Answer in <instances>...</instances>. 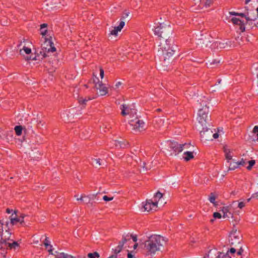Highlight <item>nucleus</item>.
I'll use <instances>...</instances> for the list:
<instances>
[{
	"label": "nucleus",
	"mask_w": 258,
	"mask_h": 258,
	"mask_svg": "<svg viewBox=\"0 0 258 258\" xmlns=\"http://www.w3.org/2000/svg\"><path fill=\"white\" fill-rule=\"evenodd\" d=\"M113 197H110H110H107V196H104L103 197V199L105 201H106V202H108V201H111V200H113Z\"/></svg>",
	"instance_id": "nucleus-44"
},
{
	"label": "nucleus",
	"mask_w": 258,
	"mask_h": 258,
	"mask_svg": "<svg viewBox=\"0 0 258 258\" xmlns=\"http://www.w3.org/2000/svg\"><path fill=\"white\" fill-rule=\"evenodd\" d=\"M193 1L195 2V5L199 3V0H193Z\"/></svg>",
	"instance_id": "nucleus-64"
},
{
	"label": "nucleus",
	"mask_w": 258,
	"mask_h": 258,
	"mask_svg": "<svg viewBox=\"0 0 258 258\" xmlns=\"http://www.w3.org/2000/svg\"><path fill=\"white\" fill-rule=\"evenodd\" d=\"M131 239L133 240V242L137 241V236L136 235L130 234L129 233L123 235L122 236V242H127L130 241Z\"/></svg>",
	"instance_id": "nucleus-17"
},
{
	"label": "nucleus",
	"mask_w": 258,
	"mask_h": 258,
	"mask_svg": "<svg viewBox=\"0 0 258 258\" xmlns=\"http://www.w3.org/2000/svg\"><path fill=\"white\" fill-rule=\"evenodd\" d=\"M126 251H127V258H136L135 255L136 252L134 250H127Z\"/></svg>",
	"instance_id": "nucleus-33"
},
{
	"label": "nucleus",
	"mask_w": 258,
	"mask_h": 258,
	"mask_svg": "<svg viewBox=\"0 0 258 258\" xmlns=\"http://www.w3.org/2000/svg\"><path fill=\"white\" fill-rule=\"evenodd\" d=\"M56 258H76L71 255L64 252H60L56 255Z\"/></svg>",
	"instance_id": "nucleus-31"
},
{
	"label": "nucleus",
	"mask_w": 258,
	"mask_h": 258,
	"mask_svg": "<svg viewBox=\"0 0 258 258\" xmlns=\"http://www.w3.org/2000/svg\"><path fill=\"white\" fill-rule=\"evenodd\" d=\"M9 222L5 221L4 219L0 220V242H7L8 240H10L12 242H18L11 238V233L9 231L6 230L5 232H4L3 225H6L8 227Z\"/></svg>",
	"instance_id": "nucleus-5"
},
{
	"label": "nucleus",
	"mask_w": 258,
	"mask_h": 258,
	"mask_svg": "<svg viewBox=\"0 0 258 258\" xmlns=\"http://www.w3.org/2000/svg\"><path fill=\"white\" fill-rule=\"evenodd\" d=\"M19 218H20V221L19 223L22 226L24 225L25 224L24 221V217H22V216H20Z\"/></svg>",
	"instance_id": "nucleus-48"
},
{
	"label": "nucleus",
	"mask_w": 258,
	"mask_h": 258,
	"mask_svg": "<svg viewBox=\"0 0 258 258\" xmlns=\"http://www.w3.org/2000/svg\"><path fill=\"white\" fill-rule=\"evenodd\" d=\"M123 246V243H118V244L117 246H115L112 248V250L114 255H116L117 253L120 252L121 250H122Z\"/></svg>",
	"instance_id": "nucleus-23"
},
{
	"label": "nucleus",
	"mask_w": 258,
	"mask_h": 258,
	"mask_svg": "<svg viewBox=\"0 0 258 258\" xmlns=\"http://www.w3.org/2000/svg\"><path fill=\"white\" fill-rule=\"evenodd\" d=\"M187 145L185 144H179L177 142L170 141L169 143V151L170 156H176L183 150V147Z\"/></svg>",
	"instance_id": "nucleus-6"
},
{
	"label": "nucleus",
	"mask_w": 258,
	"mask_h": 258,
	"mask_svg": "<svg viewBox=\"0 0 258 258\" xmlns=\"http://www.w3.org/2000/svg\"><path fill=\"white\" fill-rule=\"evenodd\" d=\"M213 3V0H199V6L201 8L209 7Z\"/></svg>",
	"instance_id": "nucleus-21"
},
{
	"label": "nucleus",
	"mask_w": 258,
	"mask_h": 258,
	"mask_svg": "<svg viewBox=\"0 0 258 258\" xmlns=\"http://www.w3.org/2000/svg\"><path fill=\"white\" fill-rule=\"evenodd\" d=\"M95 87L97 90H99L100 95L101 96L106 95L108 92L107 88L105 86L104 84H103L102 82H99L96 83Z\"/></svg>",
	"instance_id": "nucleus-14"
},
{
	"label": "nucleus",
	"mask_w": 258,
	"mask_h": 258,
	"mask_svg": "<svg viewBox=\"0 0 258 258\" xmlns=\"http://www.w3.org/2000/svg\"><path fill=\"white\" fill-rule=\"evenodd\" d=\"M121 84H122V83L121 82H118L115 84V87L116 88H118Z\"/></svg>",
	"instance_id": "nucleus-56"
},
{
	"label": "nucleus",
	"mask_w": 258,
	"mask_h": 258,
	"mask_svg": "<svg viewBox=\"0 0 258 258\" xmlns=\"http://www.w3.org/2000/svg\"><path fill=\"white\" fill-rule=\"evenodd\" d=\"M215 200H216V197L215 196V195L214 193L213 192H211L209 196V201L214 204L215 205H216V204H215Z\"/></svg>",
	"instance_id": "nucleus-32"
},
{
	"label": "nucleus",
	"mask_w": 258,
	"mask_h": 258,
	"mask_svg": "<svg viewBox=\"0 0 258 258\" xmlns=\"http://www.w3.org/2000/svg\"><path fill=\"white\" fill-rule=\"evenodd\" d=\"M16 134L17 136H20L22 134V131L24 130V132H26V128L23 127L21 125H17L14 128Z\"/></svg>",
	"instance_id": "nucleus-27"
},
{
	"label": "nucleus",
	"mask_w": 258,
	"mask_h": 258,
	"mask_svg": "<svg viewBox=\"0 0 258 258\" xmlns=\"http://www.w3.org/2000/svg\"><path fill=\"white\" fill-rule=\"evenodd\" d=\"M45 248L47 250V251L49 252L50 254L54 255L56 256V255L58 254L59 252L57 251H54V248H52V246L49 243H43Z\"/></svg>",
	"instance_id": "nucleus-20"
},
{
	"label": "nucleus",
	"mask_w": 258,
	"mask_h": 258,
	"mask_svg": "<svg viewBox=\"0 0 258 258\" xmlns=\"http://www.w3.org/2000/svg\"><path fill=\"white\" fill-rule=\"evenodd\" d=\"M12 212L13 210H10L9 208H7L6 209V213H7L8 214H10Z\"/></svg>",
	"instance_id": "nucleus-60"
},
{
	"label": "nucleus",
	"mask_w": 258,
	"mask_h": 258,
	"mask_svg": "<svg viewBox=\"0 0 258 258\" xmlns=\"http://www.w3.org/2000/svg\"><path fill=\"white\" fill-rule=\"evenodd\" d=\"M114 144L115 146L117 147H119L120 148H125L128 147V143L125 141V140H122V141H117L115 140L114 141Z\"/></svg>",
	"instance_id": "nucleus-19"
},
{
	"label": "nucleus",
	"mask_w": 258,
	"mask_h": 258,
	"mask_svg": "<svg viewBox=\"0 0 258 258\" xmlns=\"http://www.w3.org/2000/svg\"><path fill=\"white\" fill-rule=\"evenodd\" d=\"M100 76L102 79L104 77V71H103V69H102V68L100 69Z\"/></svg>",
	"instance_id": "nucleus-52"
},
{
	"label": "nucleus",
	"mask_w": 258,
	"mask_h": 258,
	"mask_svg": "<svg viewBox=\"0 0 258 258\" xmlns=\"http://www.w3.org/2000/svg\"><path fill=\"white\" fill-rule=\"evenodd\" d=\"M91 99L90 97L83 98L82 97H80L78 99L79 103L80 105H82L83 107L86 104L87 102L89 100H90Z\"/></svg>",
	"instance_id": "nucleus-30"
},
{
	"label": "nucleus",
	"mask_w": 258,
	"mask_h": 258,
	"mask_svg": "<svg viewBox=\"0 0 258 258\" xmlns=\"http://www.w3.org/2000/svg\"><path fill=\"white\" fill-rule=\"evenodd\" d=\"M49 242V237H47L46 235H42L39 237H38L35 242Z\"/></svg>",
	"instance_id": "nucleus-29"
},
{
	"label": "nucleus",
	"mask_w": 258,
	"mask_h": 258,
	"mask_svg": "<svg viewBox=\"0 0 258 258\" xmlns=\"http://www.w3.org/2000/svg\"><path fill=\"white\" fill-rule=\"evenodd\" d=\"M231 209V206L223 207L221 211L223 213V217L224 218H229L232 217V214L230 211Z\"/></svg>",
	"instance_id": "nucleus-16"
},
{
	"label": "nucleus",
	"mask_w": 258,
	"mask_h": 258,
	"mask_svg": "<svg viewBox=\"0 0 258 258\" xmlns=\"http://www.w3.org/2000/svg\"><path fill=\"white\" fill-rule=\"evenodd\" d=\"M131 117H135V119H131L129 121V123L131 125L134 126V129L138 130L139 131H142L145 130V122L138 118L137 115V110L135 109L132 108V110H130V114Z\"/></svg>",
	"instance_id": "nucleus-3"
},
{
	"label": "nucleus",
	"mask_w": 258,
	"mask_h": 258,
	"mask_svg": "<svg viewBox=\"0 0 258 258\" xmlns=\"http://www.w3.org/2000/svg\"><path fill=\"white\" fill-rule=\"evenodd\" d=\"M120 20L121 21L120 22L119 25L117 27L118 30H120L121 31V30L123 28V26H124L125 23L122 20Z\"/></svg>",
	"instance_id": "nucleus-37"
},
{
	"label": "nucleus",
	"mask_w": 258,
	"mask_h": 258,
	"mask_svg": "<svg viewBox=\"0 0 258 258\" xmlns=\"http://www.w3.org/2000/svg\"><path fill=\"white\" fill-rule=\"evenodd\" d=\"M46 32H47V30H42V31L41 32V34L42 36H45L46 35Z\"/></svg>",
	"instance_id": "nucleus-57"
},
{
	"label": "nucleus",
	"mask_w": 258,
	"mask_h": 258,
	"mask_svg": "<svg viewBox=\"0 0 258 258\" xmlns=\"http://www.w3.org/2000/svg\"><path fill=\"white\" fill-rule=\"evenodd\" d=\"M42 51L40 52L43 57H46L48 55L47 53L49 52H53L56 51V48L52 41L49 39L45 38V41L42 44Z\"/></svg>",
	"instance_id": "nucleus-7"
},
{
	"label": "nucleus",
	"mask_w": 258,
	"mask_h": 258,
	"mask_svg": "<svg viewBox=\"0 0 258 258\" xmlns=\"http://www.w3.org/2000/svg\"><path fill=\"white\" fill-rule=\"evenodd\" d=\"M228 163L229 164V169L230 170H234L238 167V162H236L234 159L230 161V162Z\"/></svg>",
	"instance_id": "nucleus-26"
},
{
	"label": "nucleus",
	"mask_w": 258,
	"mask_h": 258,
	"mask_svg": "<svg viewBox=\"0 0 258 258\" xmlns=\"http://www.w3.org/2000/svg\"><path fill=\"white\" fill-rule=\"evenodd\" d=\"M237 162L238 167L240 165L243 166L245 164V162L243 159H242L240 161H237Z\"/></svg>",
	"instance_id": "nucleus-47"
},
{
	"label": "nucleus",
	"mask_w": 258,
	"mask_h": 258,
	"mask_svg": "<svg viewBox=\"0 0 258 258\" xmlns=\"http://www.w3.org/2000/svg\"><path fill=\"white\" fill-rule=\"evenodd\" d=\"M209 107L206 104L199 110L198 116L197 119L198 120L199 125L198 126H202L207 125H210V116L209 115Z\"/></svg>",
	"instance_id": "nucleus-2"
},
{
	"label": "nucleus",
	"mask_w": 258,
	"mask_h": 258,
	"mask_svg": "<svg viewBox=\"0 0 258 258\" xmlns=\"http://www.w3.org/2000/svg\"><path fill=\"white\" fill-rule=\"evenodd\" d=\"M47 27L46 24H43L41 25V29H42L43 28H46Z\"/></svg>",
	"instance_id": "nucleus-61"
},
{
	"label": "nucleus",
	"mask_w": 258,
	"mask_h": 258,
	"mask_svg": "<svg viewBox=\"0 0 258 258\" xmlns=\"http://www.w3.org/2000/svg\"><path fill=\"white\" fill-rule=\"evenodd\" d=\"M213 217L214 218H218L220 219L221 218V215L220 213L218 212H215L213 214Z\"/></svg>",
	"instance_id": "nucleus-43"
},
{
	"label": "nucleus",
	"mask_w": 258,
	"mask_h": 258,
	"mask_svg": "<svg viewBox=\"0 0 258 258\" xmlns=\"http://www.w3.org/2000/svg\"><path fill=\"white\" fill-rule=\"evenodd\" d=\"M137 246H138V243H136V244H135L134 245L133 247H134V250H135V249H136L137 248Z\"/></svg>",
	"instance_id": "nucleus-62"
},
{
	"label": "nucleus",
	"mask_w": 258,
	"mask_h": 258,
	"mask_svg": "<svg viewBox=\"0 0 258 258\" xmlns=\"http://www.w3.org/2000/svg\"><path fill=\"white\" fill-rule=\"evenodd\" d=\"M251 168H252V166H250L249 165H248V166L246 167L247 169L248 170H251Z\"/></svg>",
	"instance_id": "nucleus-63"
},
{
	"label": "nucleus",
	"mask_w": 258,
	"mask_h": 258,
	"mask_svg": "<svg viewBox=\"0 0 258 258\" xmlns=\"http://www.w3.org/2000/svg\"><path fill=\"white\" fill-rule=\"evenodd\" d=\"M224 152L225 153V155L226 154V153H230V150L229 149L226 148L225 147L224 148Z\"/></svg>",
	"instance_id": "nucleus-55"
},
{
	"label": "nucleus",
	"mask_w": 258,
	"mask_h": 258,
	"mask_svg": "<svg viewBox=\"0 0 258 258\" xmlns=\"http://www.w3.org/2000/svg\"><path fill=\"white\" fill-rule=\"evenodd\" d=\"M225 155L227 162H230V161L232 160V156L230 154V153H226Z\"/></svg>",
	"instance_id": "nucleus-36"
},
{
	"label": "nucleus",
	"mask_w": 258,
	"mask_h": 258,
	"mask_svg": "<svg viewBox=\"0 0 258 258\" xmlns=\"http://www.w3.org/2000/svg\"><path fill=\"white\" fill-rule=\"evenodd\" d=\"M242 236L239 231H237L236 230L235 231H233L229 234V241H241Z\"/></svg>",
	"instance_id": "nucleus-13"
},
{
	"label": "nucleus",
	"mask_w": 258,
	"mask_h": 258,
	"mask_svg": "<svg viewBox=\"0 0 258 258\" xmlns=\"http://www.w3.org/2000/svg\"><path fill=\"white\" fill-rule=\"evenodd\" d=\"M172 31L173 29L170 25L162 24H159L154 29L155 34L159 37L156 40L159 47L158 55L160 64L163 67L167 68L172 62L173 54L179 50L173 39L170 38Z\"/></svg>",
	"instance_id": "nucleus-1"
},
{
	"label": "nucleus",
	"mask_w": 258,
	"mask_h": 258,
	"mask_svg": "<svg viewBox=\"0 0 258 258\" xmlns=\"http://www.w3.org/2000/svg\"><path fill=\"white\" fill-rule=\"evenodd\" d=\"M154 121H156V122H162L163 123V121H162V119H161V118H156L155 120H154Z\"/></svg>",
	"instance_id": "nucleus-58"
},
{
	"label": "nucleus",
	"mask_w": 258,
	"mask_h": 258,
	"mask_svg": "<svg viewBox=\"0 0 258 258\" xmlns=\"http://www.w3.org/2000/svg\"><path fill=\"white\" fill-rule=\"evenodd\" d=\"M129 15V12L127 11H124L123 13V15L120 19V20H123L125 18L127 17Z\"/></svg>",
	"instance_id": "nucleus-41"
},
{
	"label": "nucleus",
	"mask_w": 258,
	"mask_h": 258,
	"mask_svg": "<svg viewBox=\"0 0 258 258\" xmlns=\"http://www.w3.org/2000/svg\"><path fill=\"white\" fill-rule=\"evenodd\" d=\"M145 211L149 212L157 207V202H153L151 200H147L146 203H142Z\"/></svg>",
	"instance_id": "nucleus-12"
},
{
	"label": "nucleus",
	"mask_w": 258,
	"mask_h": 258,
	"mask_svg": "<svg viewBox=\"0 0 258 258\" xmlns=\"http://www.w3.org/2000/svg\"><path fill=\"white\" fill-rule=\"evenodd\" d=\"M245 202H240L238 203V207L239 208V209H242L244 207H245Z\"/></svg>",
	"instance_id": "nucleus-46"
},
{
	"label": "nucleus",
	"mask_w": 258,
	"mask_h": 258,
	"mask_svg": "<svg viewBox=\"0 0 258 258\" xmlns=\"http://www.w3.org/2000/svg\"><path fill=\"white\" fill-rule=\"evenodd\" d=\"M121 114L123 116H125L127 114H130V110H132V108H130L128 107V105L125 104H123L121 106Z\"/></svg>",
	"instance_id": "nucleus-22"
},
{
	"label": "nucleus",
	"mask_w": 258,
	"mask_h": 258,
	"mask_svg": "<svg viewBox=\"0 0 258 258\" xmlns=\"http://www.w3.org/2000/svg\"><path fill=\"white\" fill-rule=\"evenodd\" d=\"M217 43V47H219L220 48H225V43H222V42H219L218 43Z\"/></svg>",
	"instance_id": "nucleus-49"
},
{
	"label": "nucleus",
	"mask_w": 258,
	"mask_h": 258,
	"mask_svg": "<svg viewBox=\"0 0 258 258\" xmlns=\"http://www.w3.org/2000/svg\"><path fill=\"white\" fill-rule=\"evenodd\" d=\"M159 243H145L144 248L151 253H155L156 251L160 250Z\"/></svg>",
	"instance_id": "nucleus-10"
},
{
	"label": "nucleus",
	"mask_w": 258,
	"mask_h": 258,
	"mask_svg": "<svg viewBox=\"0 0 258 258\" xmlns=\"http://www.w3.org/2000/svg\"><path fill=\"white\" fill-rule=\"evenodd\" d=\"M251 198L257 199H258V191L253 194L251 196Z\"/></svg>",
	"instance_id": "nucleus-50"
},
{
	"label": "nucleus",
	"mask_w": 258,
	"mask_h": 258,
	"mask_svg": "<svg viewBox=\"0 0 258 258\" xmlns=\"http://www.w3.org/2000/svg\"><path fill=\"white\" fill-rule=\"evenodd\" d=\"M162 194H161L159 191H158L156 193V195H155V198L158 199L159 200L162 197Z\"/></svg>",
	"instance_id": "nucleus-42"
},
{
	"label": "nucleus",
	"mask_w": 258,
	"mask_h": 258,
	"mask_svg": "<svg viewBox=\"0 0 258 258\" xmlns=\"http://www.w3.org/2000/svg\"><path fill=\"white\" fill-rule=\"evenodd\" d=\"M184 156L183 157V159L186 161H189L190 160L193 159L194 158L193 152L190 151H186L183 153Z\"/></svg>",
	"instance_id": "nucleus-25"
},
{
	"label": "nucleus",
	"mask_w": 258,
	"mask_h": 258,
	"mask_svg": "<svg viewBox=\"0 0 258 258\" xmlns=\"http://www.w3.org/2000/svg\"><path fill=\"white\" fill-rule=\"evenodd\" d=\"M253 133L254 134L258 133V126H255L253 129Z\"/></svg>",
	"instance_id": "nucleus-54"
},
{
	"label": "nucleus",
	"mask_w": 258,
	"mask_h": 258,
	"mask_svg": "<svg viewBox=\"0 0 258 258\" xmlns=\"http://www.w3.org/2000/svg\"><path fill=\"white\" fill-rule=\"evenodd\" d=\"M230 21L233 23V25H237L239 26V29L240 31L243 32L245 30V25L246 24H248L250 26V27L252 26L251 22H249L248 23L246 22L244 23L243 21L239 19V18L233 17L231 18Z\"/></svg>",
	"instance_id": "nucleus-9"
},
{
	"label": "nucleus",
	"mask_w": 258,
	"mask_h": 258,
	"mask_svg": "<svg viewBox=\"0 0 258 258\" xmlns=\"http://www.w3.org/2000/svg\"><path fill=\"white\" fill-rule=\"evenodd\" d=\"M19 246V243H0V249H3L6 247L7 249H15Z\"/></svg>",
	"instance_id": "nucleus-15"
},
{
	"label": "nucleus",
	"mask_w": 258,
	"mask_h": 258,
	"mask_svg": "<svg viewBox=\"0 0 258 258\" xmlns=\"http://www.w3.org/2000/svg\"><path fill=\"white\" fill-rule=\"evenodd\" d=\"M17 212V211H14V213H13L9 217L10 220V224L12 225H14L20 221V218L18 217Z\"/></svg>",
	"instance_id": "nucleus-18"
},
{
	"label": "nucleus",
	"mask_w": 258,
	"mask_h": 258,
	"mask_svg": "<svg viewBox=\"0 0 258 258\" xmlns=\"http://www.w3.org/2000/svg\"><path fill=\"white\" fill-rule=\"evenodd\" d=\"M227 252H228V251ZM218 253H219V255H218L217 257H212L211 258H224V256H226L228 254V252H227L226 254H224V253H222L220 252H218Z\"/></svg>",
	"instance_id": "nucleus-39"
},
{
	"label": "nucleus",
	"mask_w": 258,
	"mask_h": 258,
	"mask_svg": "<svg viewBox=\"0 0 258 258\" xmlns=\"http://www.w3.org/2000/svg\"><path fill=\"white\" fill-rule=\"evenodd\" d=\"M44 124L45 122L43 121V120H39L37 122V127L38 128H41L42 126H44Z\"/></svg>",
	"instance_id": "nucleus-38"
},
{
	"label": "nucleus",
	"mask_w": 258,
	"mask_h": 258,
	"mask_svg": "<svg viewBox=\"0 0 258 258\" xmlns=\"http://www.w3.org/2000/svg\"><path fill=\"white\" fill-rule=\"evenodd\" d=\"M148 238L149 239L145 242H161V241L167 242L169 240L166 237L157 234L152 235Z\"/></svg>",
	"instance_id": "nucleus-11"
},
{
	"label": "nucleus",
	"mask_w": 258,
	"mask_h": 258,
	"mask_svg": "<svg viewBox=\"0 0 258 258\" xmlns=\"http://www.w3.org/2000/svg\"><path fill=\"white\" fill-rule=\"evenodd\" d=\"M23 50L26 53V54H29L31 52V49L28 47L26 46H24L23 48Z\"/></svg>",
	"instance_id": "nucleus-40"
},
{
	"label": "nucleus",
	"mask_w": 258,
	"mask_h": 258,
	"mask_svg": "<svg viewBox=\"0 0 258 258\" xmlns=\"http://www.w3.org/2000/svg\"><path fill=\"white\" fill-rule=\"evenodd\" d=\"M78 201H81L85 204H89L90 202V198L86 195H82L80 198H77Z\"/></svg>",
	"instance_id": "nucleus-28"
},
{
	"label": "nucleus",
	"mask_w": 258,
	"mask_h": 258,
	"mask_svg": "<svg viewBox=\"0 0 258 258\" xmlns=\"http://www.w3.org/2000/svg\"><path fill=\"white\" fill-rule=\"evenodd\" d=\"M99 254L98 252H95L94 253H89L88 254V257L89 258H95L96 257H99Z\"/></svg>",
	"instance_id": "nucleus-35"
},
{
	"label": "nucleus",
	"mask_w": 258,
	"mask_h": 258,
	"mask_svg": "<svg viewBox=\"0 0 258 258\" xmlns=\"http://www.w3.org/2000/svg\"><path fill=\"white\" fill-rule=\"evenodd\" d=\"M255 163V160H251L248 161V164L250 166H253Z\"/></svg>",
	"instance_id": "nucleus-51"
},
{
	"label": "nucleus",
	"mask_w": 258,
	"mask_h": 258,
	"mask_svg": "<svg viewBox=\"0 0 258 258\" xmlns=\"http://www.w3.org/2000/svg\"><path fill=\"white\" fill-rule=\"evenodd\" d=\"M245 9L246 11L244 13L229 12V13L230 15L240 16L242 18H245L247 23L250 22H251V25H252L253 21H254L257 19V15L254 13L253 10L248 11L247 7H245Z\"/></svg>",
	"instance_id": "nucleus-4"
},
{
	"label": "nucleus",
	"mask_w": 258,
	"mask_h": 258,
	"mask_svg": "<svg viewBox=\"0 0 258 258\" xmlns=\"http://www.w3.org/2000/svg\"><path fill=\"white\" fill-rule=\"evenodd\" d=\"M120 31V30H118L117 27H115L114 29L110 31V34L112 35L117 36L118 32Z\"/></svg>",
	"instance_id": "nucleus-34"
},
{
	"label": "nucleus",
	"mask_w": 258,
	"mask_h": 258,
	"mask_svg": "<svg viewBox=\"0 0 258 258\" xmlns=\"http://www.w3.org/2000/svg\"><path fill=\"white\" fill-rule=\"evenodd\" d=\"M102 160L100 158H93L92 159L91 163L93 166H95L96 168L99 167L101 165H104L103 163H101Z\"/></svg>",
	"instance_id": "nucleus-24"
},
{
	"label": "nucleus",
	"mask_w": 258,
	"mask_h": 258,
	"mask_svg": "<svg viewBox=\"0 0 258 258\" xmlns=\"http://www.w3.org/2000/svg\"><path fill=\"white\" fill-rule=\"evenodd\" d=\"M219 137V134L217 133H212V138H214V139H217L218 137Z\"/></svg>",
	"instance_id": "nucleus-53"
},
{
	"label": "nucleus",
	"mask_w": 258,
	"mask_h": 258,
	"mask_svg": "<svg viewBox=\"0 0 258 258\" xmlns=\"http://www.w3.org/2000/svg\"><path fill=\"white\" fill-rule=\"evenodd\" d=\"M198 128L200 130L201 137L203 140L205 141L213 140L212 138L213 131L208 127L207 125L198 126Z\"/></svg>",
	"instance_id": "nucleus-8"
},
{
	"label": "nucleus",
	"mask_w": 258,
	"mask_h": 258,
	"mask_svg": "<svg viewBox=\"0 0 258 258\" xmlns=\"http://www.w3.org/2000/svg\"><path fill=\"white\" fill-rule=\"evenodd\" d=\"M204 40H203V39H199V42L198 43V44L199 45V44H201L202 45V47L203 46V45H205V46H207L208 45V44L207 43H206L205 44V43H204Z\"/></svg>",
	"instance_id": "nucleus-45"
},
{
	"label": "nucleus",
	"mask_w": 258,
	"mask_h": 258,
	"mask_svg": "<svg viewBox=\"0 0 258 258\" xmlns=\"http://www.w3.org/2000/svg\"><path fill=\"white\" fill-rule=\"evenodd\" d=\"M229 251H230L231 253H235V252L236 250H235V248H230V250H229Z\"/></svg>",
	"instance_id": "nucleus-59"
}]
</instances>
